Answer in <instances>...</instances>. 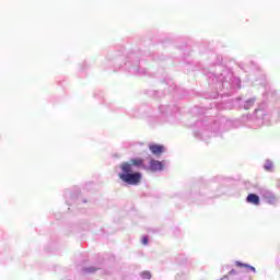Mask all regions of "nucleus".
Segmentation results:
<instances>
[{"label": "nucleus", "instance_id": "nucleus-2", "mask_svg": "<svg viewBox=\"0 0 280 280\" xmlns=\"http://www.w3.org/2000/svg\"><path fill=\"white\" fill-rule=\"evenodd\" d=\"M149 150L154 154L155 156H161L163 152H165V147L161 144H150Z\"/></svg>", "mask_w": 280, "mask_h": 280}, {"label": "nucleus", "instance_id": "nucleus-5", "mask_svg": "<svg viewBox=\"0 0 280 280\" xmlns=\"http://www.w3.org/2000/svg\"><path fill=\"white\" fill-rule=\"evenodd\" d=\"M142 279L150 280L152 279V273L150 271H143L141 273Z\"/></svg>", "mask_w": 280, "mask_h": 280}, {"label": "nucleus", "instance_id": "nucleus-6", "mask_svg": "<svg viewBox=\"0 0 280 280\" xmlns=\"http://www.w3.org/2000/svg\"><path fill=\"white\" fill-rule=\"evenodd\" d=\"M148 242H149L148 236H143V237H142V244H143V246H148Z\"/></svg>", "mask_w": 280, "mask_h": 280}, {"label": "nucleus", "instance_id": "nucleus-4", "mask_svg": "<svg viewBox=\"0 0 280 280\" xmlns=\"http://www.w3.org/2000/svg\"><path fill=\"white\" fill-rule=\"evenodd\" d=\"M247 202L250 205H259V196L255 194H250L247 196Z\"/></svg>", "mask_w": 280, "mask_h": 280}, {"label": "nucleus", "instance_id": "nucleus-3", "mask_svg": "<svg viewBox=\"0 0 280 280\" xmlns=\"http://www.w3.org/2000/svg\"><path fill=\"white\" fill-rule=\"evenodd\" d=\"M234 264H235L236 268H244L247 272H249V270L252 272H255V267H253V266L246 265L244 262H240L237 260Z\"/></svg>", "mask_w": 280, "mask_h": 280}, {"label": "nucleus", "instance_id": "nucleus-1", "mask_svg": "<svg viewBox=\"0 0 280 280\" xmlns=\"http://www.w3.org/2000/svg\"><path fill=\"white\" fill-rule=\"evenodd\" d=\"M135 167H141L147 172H161L163 170V163L161 161L151 159L149 166L141 158L131 159L129 162H122L119 166L121 173L118 174V178L127 185L137 186L143 179V175L140 172H135Z\"/></svg>", "mask_w": 280, "mask_h": 280}, {"label": "nucleus", "instance_id": "nucleus-7", "mask_svg": "<svg viewBox=\"0 0 280 280\" xmlns=\"http://www.w3.org/2000/svg\"><path fill=\"white\" fill-rule=\"evenodd\" d=\"M95 270H97V269L90 267V268H85L84 272H95Z\"/></svg>", "mask_w": 280, "mask_h": 280}, {"label": "nucleus", "instance_id": "nucleus-8", "mask_svg": "<svg viewBox=\"0 0 280 280\" xmlns=\"http://www.w3.org/2000/svg\"><path fill=\"white\" fill-rule=\"evenodd\" d=\"M229 275H237V271H235V269H232Z\"/></svg>", "mask_w": 280, "mask_h": 280}]
</instances>
